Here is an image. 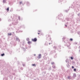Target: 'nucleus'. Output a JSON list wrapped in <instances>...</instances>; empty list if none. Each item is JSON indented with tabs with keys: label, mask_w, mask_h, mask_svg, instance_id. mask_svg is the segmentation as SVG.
Wrapping results in <instances>:
<instances>
[{
	"label": "nucleus",
	"mask_w": 80,
	"mask_h": 80,
	"mask_svg": "<svg viewBox=\"0 0 80 80\" xmlns=\"http://www.w3.org/2000/svg\"><path fill=\"white\" fill-rule=\"evenodd\" d=\"M7 11L8 12L9 11V8H8L7 9Z\"/></svg>",
	"instance_id": "20e7f679"
},
{
	"label": "nucleus",
	"mask_w": 80,
	"mask_h": 80,
	"mask_svg": "<svg viewBox=\"0 0 80 80\" xmlns=\"http://www.w3.org/2000/svg\"><path fill=\"white\" fill-rule=\"evenodd\" d=\"M38 32H39V33H38V35H39V34H40V31H38Z\"/></svg>",
	"instance_id": "9d476101"
},
{
	"label": "nucleus",
	"mask_w": 80,
	"mask_h": 80,
	"mask_svg": "<svg viewBox=\"0 0 80 80\" xmlns=\"http://www.w3.org/2000/svg\"><path fill=\"white\" fill-rule=\"evenodd\" d=\"M72 68H74V67L73 66H72Z\"/></svg>",
	"instance_id": "2eb2a0df"
},
{
	"label": "nucleus",
	"mask_w": 80,
	"mask_h": 80,
	"mask_svg": "<svg viewBox=\"0 0 80 80\" xmlns=\"http://www.w3.org/2000/svg\"><path fill=\"white\" fill-rule=\"evenodd\" d=\"M28 44H31L32 43V42L30 41H28Z\"/></svg>",
	"instance_id": "7ed1b4c3"
},
{
	"label": "nucleus",
	"mask_w": 80,
	"mask_h": 80,
	"mask_svg": "<svg viewBox=\"0 0 80 80\" xmlns=\"http://www.w3.org/2000/svg\"><path fill=\"white\" fill-rule=\"evenodd\" d=\"M70 40L71 41H72V40H73V39H72V38H70Z\"/></svg>",
	"instance_id": "f8f14e48"
},
{
	"label": "nucleus",
	"mask_w": 80,
	"mask_h": 80,
	"mask_svg": "<svg viewBox=\"0 0 80 80\" xmlns=\"http://www.w3.org/2000/svg\"><path fill=\"white\" fill-rule=\"evenodd\" d=\"M65 26H66V27H67V26L65 25Z\"/></svg>",
	"instance_id": "dca6fc26"
},
{
	"label": "nucleus",
	"mask_w": 80,
	"mask_h": 80,
	"mask_svg": "<svg viewBox=\"0 0 80 80\" xmlns=\"http://www.w3.org/2000/svg\"><path fill=\"white\" fill-rule=\"evenodd\" d=\"M46 37H47V38H48V37H50V35H46Z\"/></svg>",
	"instance_id": "39448f33"
},
{
	"label": "nucleus",
	"mask_w": 80,
	"mask_h": 80,
	"mask_svg": "<svg viewBox=\"0 0 80 80\" xmlns=\"http://www.w3.org/2000/svg\"><path fill=\"white\" fill-rule=\"evenodd\" d=\"M32 41H33V42H37V39L36 38H34V39H32Z\"/></svg>",
	"instance_id": "f257e3e1"
},
{
	"label": "nucleus",
	"mask_w": 80,
	"mask_h": 80,
	"mask_svg": "<svg viewBox=\"0 0 80 80\" xmlns=\"http://www.w3.org/2000/svg\"><path fill=\"white\" fill-rule=\"evenodd\" d=\"M32 66H35V64H32Z\"/></svg>",
	"instance_id": "4468645a"
},
{
	"label": "nucleus",
	"mask_w": 80,
	"mask_h": 80,
	"mask_svg": "<svg viewBox=\"0 0 80 80\" xmlns=\"http://www.w3.org/2000/svg\"><path fill=\"white\" fill-rule=\"evenodd\" d=\"M38 58H41V54H40L38 55Z\"/></svg>",
	"instance_id": "f03ea898"
},
{
	"label": "nucleus",
	"mask_w": 80,
	"mask_h": 80,
	"mask_svg": "<svg viewBox=\"0 0 80 80\" xmlns=\"http://www.w3.org/2000/svg\"><path fill=\"white\" fill-rule=\"evenodd\" d=\"M71 59L72 60H73V57H71Z\"/></svg>",
	"instance_id": "ddd939ff"
},
{
	"label": "nucleus",
	"mask_w": 80,
	"mask_h": 80,
	"mask_svg": "<svg viewBox=\"0 0 80 80\" xmlns=\"http://www.w3.org/2000/svg\"><path fill=\"white\" fill-rule=\"evenodd\" d=\"M26 40H27V41H29V38H27L26 39Z\"/></svg>",
	"instance_id": "0eeeda50"
},
{
	"label": "nucleus",
	"mask_w": 80,
	"mask_h": 80,
	"mask_svg": "<svg viewBox=\"0 0 80 80\" xmlns=\"http://www.w3.org/2000/svg\"><path fill=\"white\" fill-rule=\"evenodd\" d=\"M4 55H5V54L4 53L1 54V56H2V57H3V56H4Z\"/></svg>",
	"instance_id": "423d86ee"
},
{
	"label": "nucleus",
	"mask_w": 80,
	"mask_h": 80,
	"mask_svg": "<svg viewBox=\"0 0 80 80\" xmlns=\"http://www.w3.org/2000/svg\"><path fill=\"white\" fill-rule=\"evenodd\" d=\"M76 70H77V69H74V72H76Z\"/></svg>",
	"instance_id": "1a4fd4ad"
},
{
	"label": "nucleus",
	"mask_w": 80,
	"mask_h": 80,
	"mask_svg": "<svg viewBox=\"0 0 80 80\" xmlns=\"http://www.w3.org/2000/svg\"><path fill=\"white\" fill-rule=\"evenodd\" d=\"M21 3H22V2H20V5H21Z\"/></svg>",
	"instance_id": "9b49d317"
},
{
	"label": "nucleus",
	"mask_w": 80,
	"mask_h": 80,
	"mask_svg": "<svg viewBox=\"0 0 80 80\" xmlns=\"http://www.w3.org/2000/svg\"><path fill=\"white\" fill-rule=\"evenodd\" d=\"M12 35V34L11 33H8V35Z\"/></svg>",
	"instance_id": "6e6552de"
},
{
	"label": "nucleus",
	"mask_w": 80,
	"mask_h": 80,
	"mask_svg": "<svg viewBox=\"0 0 80 80\" xmlns=\"http://www.w3.org/2000/svg\"><path fill=\"white\" fill-rule=\"evenodd\" d=\"M70 78V77H68V78Z\"/></svg>",
	"instance_id": "f3484780"
}]
</instances>
